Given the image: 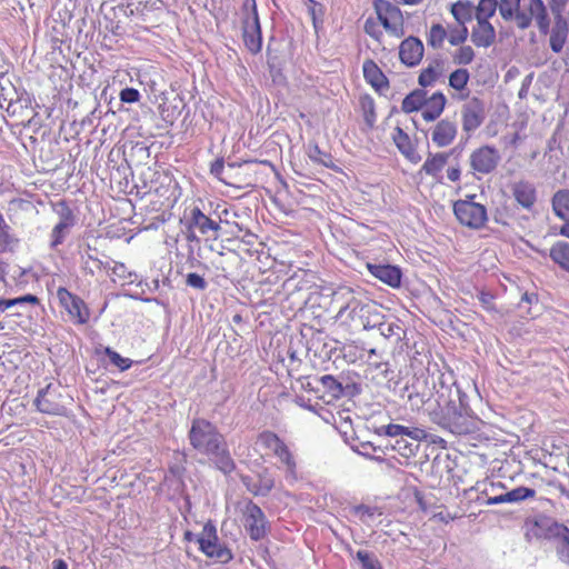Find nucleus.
Returning a JSON list of instances; mask_svg holds the SVG:
<instances>
[{
  "instance_id": "58836bf2",
  "label": "nucleus",
  "mask_w": 569,
  "mask_h": 569,
  "mask_svg": "<svg viewBox=\"0 0 569 569\" xmlns=\"http://www.w3.org/2000/svg\"><path fill=\"white\" fill-rule=\"evenodd\" d=\"M552 209L557 217L567 220L569 217V189L558 190L552 197Z\"/></svg>"
},
{
  "instance_id": "0e129e2a",
  "label": "nucleus",
  "mask_w": 569,
  "mask_h": 569,
  "mask_svg": "<svg viewBox=\"0 0 569 569\" xmlns=\"http://www.w3.org/2000/svg\"><path fill=\"white\" fill-rule=\"evenodd\" d=\"M120 101L123 103H134L141 98L140 92L134 88H124L119 93Z\"/></svg>"
},
{
  "instance_id": "9b49d317",
  "label": "nucleus",
  "mask_w": 569,
  "mask_h": 569,
  "mask_svg": "<svg viewBox=\"0 0 569 569\" xmlns=\"http://www.w3.org/2000/svg\"><path fill=\"white\" fill-rule=\"evenodd\" d=\"M453 212L461 224L472 229L481 228L487 221L486 207L470 200L456 201Z\"/></svg>"
},
{
  "instance_id": "dca6fc26",
  "label": "nucleus",
  "mask_w": 569,
  "mask_h": 569,
  "mask_svg": "<svg viewBox=\"0 0 569 569\" xmlns=\"http://www.w3.org/2000/svg\"><path fill=\"white\" fill-rule=\"evenodd\" d=\"M500 159V153L495 147L482 146L472 151L469 161L473 171L488 174L497 168Z\"/></svg>"
},
{
  "instance_id": "f8f14e48",
  "label": "nucleus",
  "mask_w": 569,
  "mask_h": 569,
  "mask_svg": "<svg viewBox=\"0 0 569 569\" xmlns=\"http://www.w3.org/2000/svg\"><path fill=\"white\" fill-rule=\"evenodd\" d=\"M243 519L244 528L252 540L259 541L267 536L269 522L262 509L251 500L244 506Z\"/></svg>"
},
{
  "instance_id": "f03ea898",
  "label": "nucleus",
  "mask_w": 569,
  "mask_h": 569,
  "mask_svg": "<svg viewBox=\"0 0 569 569\" xmlns=\"http://www.w3.org/2000/svg\"><path fill=\"white\" fill-rule=\"evenodd\" d=\"M378 435H386L390 438H393L395 441H389L385 446V450L396 451L405 458H410L411 456H415L419 447V445L416 443V441H419L427 437V433L423 429L409 428L395 423L380 427L378 429Z\"/></svg>"
},
{
  "instance_id": "c03bdc74",
  "label": "nucleus",
  "mask_w": 569,
  "mask_h": 569,
  "mask_svg": "<svg viewBox=\"0 0 569 569\" xmlns=\"http://www.w3.org/2000/svg\"><path fill=\"white\" fill-rule=\"evenodd\" d=\"M319 382L333 399H339L345 395V388L342 383L331 375H325L320 377Z\"/></svg>"
},
{
  "instance_id": "473e14b6",
  "label": "nucleus",
  "mask_w": 569,
  "mask_h": 569,
  "mask_svg": "<svg viewBox=\"0 0 569 569\" xmlns=\"http://www.w3.org/2000/svg\"><path fill=\"white\" fill-rule=\"evenodd\" d=\"M217 452L209 453L208 457L212 459L216 467L224 475H230L236 469V463L231 458L227 442L223 446H219Z\"/></svg>"
},
{
  "instance_id": "1a4fd4ad",
  "label": "nucleus",
  "mask_w": 569,
  "mask_h": 569,
  "mask_svg": "<svg viewBox=\"0 0 569 569\" xmlns=\"http://www.w3.org/2000/svg\"><path fill=\"white\" fill-rule=\"evenodd\" d=\"M332 303L338 307L336 319L340 323L350 316V312L358 308L361 300H363V293L360 288H352L350 286L341 284L332 291Z\"/></svg>"
},
{
  "instance_id": "79ce46f5",
  "label": "nucleus",
  "mask_w": 569,
  "mask_h": 569,
  "mask_svg": "<svg viewBox=\"0 0 569 569\" xmlns=\"http://www.w3.org/2000/svg\"><path fill=\"white\" fill-rule=\"evenodd\" d=\"M550 258L566 271H569V243L556 242L550 249Z\"/></svg>"
},
{
  "instance_id": "aec40b11",
  "label": "nucleus",
  "mask_w": 569,
  "mask_h": 569,
  "mask_svg": "<svg viewBox=\"0 0 569 569\" xmlns=\"http://www.w3.org/2000/svg\"><path fill=\"white\" fill-rule=\"evenodd\" d=\"M423 44L416 37L405 39L399 47V58L407 67H416L423 57Z\"/></svg>"
},
{
  "instance_id": "2eb2a0df",
  "label": "nucleus",
  "mask_w": 569,
  "mask_h": 569,
  "mask_svg": "<svg viewBox=\"0 0 569 569\" xmlns=\"http://www.w3.org/2000/svg\"><path fill=\"white\" fill-rule=\"evenodd\" d=\"M375 10L379 21L387 31L396 37L402 36V14L398 7L387 0H376Z\"/></svg>"
},
{
  "instance_id": "a18cd8bd",
  "label": "nucleus",
  "mask_w": 569,
  "mask_h": 569,
  "mask_svg": "<svg viewBox=\"0 0 569 569\" xmlns=\"http://www.w3.org/2000/svg\"><path fill=\"white\" fill-rule=\"evenodd\" d=\"M307 154L309 159L316 163L322 164L327 168H331L332 157L330 153L321 151L317 143H309L307 147Z\"/></svg>"
},
{
  "instance_id": "412c9836",
  "label": "nucleus",
  "mask_w": 569,
  "mask_h": 569,
  "mask_svg": "<svg viewBox=\"0 0 569 569\" xmlns=\"http://www.w3.org/2000/svg\"><path fill=\"white\" fill-rule=\"evenodd\" d=\"M367 268L373 277L386 284L392 288L400 287L402 273L398 267L391 264L368 263Z\"/></svg>"
},
{
  "instance_id": "8fccbe9b",
  "label": "nucleus",
  "mask_w": 569,
  "mask_h": 569,
  "mask_svg": "<svg viewBox=\"0 0 569 569\" xmlns=\"http://www.w3.org/2000/svg\"><path fill=\"white\" fill-rule=\"evenodd\" d=\"M273 453L286 466L287 472L291 476H295L296 461H295L289 448L287 447V445L283 442L277 450L273 451Z\"/></svg>"
},
{
  "instance_id": "9d476101",
  "label": "nucleus",
  "mask_w": 569,
  "mask_h": 569,
  "mask_svg": "<svg viewBox=\"0 0 569 569\" xmlns=\"http://www.w3.org/2000/svg\"><path fill=\"white\" fill-rule=\"evenodd\" d=\"M435 387V381L432 380L429 383L428 377H413L412 382L405 387L402 397H407L412 410H419L426 405L432 407L430 400L433 396Z\"/></svg>"
},
{
  "instance_id": "052dcab7",
  "label": "nucleus",
  "mask_w": 569,
  "mask_h": 569,
  "mask_svg": "<svg viewBox=\"0 0 569 569\" xmlns=\"http://www.w3.org/2000/svg\"><path fill=\"white\" fill-rule=\"evenodd\" d=\"M469 36L467 26H459L450 29L449 43L451 46H460L466 42Z\"/></svg>"
},
{
  "instance_id": "2f4dec72",
  "label": "nucleus",
  "mask_w": 569,
  "mask_h": 569,
  "mask_svg": "<svg viewBox=\"0 0 569 569\" xmlns=\"http://www.w3.org/2000/svg\"><path fill=\"white\" fill-rule=\"evenodd\" d=\"M447 99L442 92H435L427 102L422 111V118L426 121H435L442 113Z\"/></svg>"
},
{
  "instance_id": "e433bc0d",
  "label": "nucleus",
  "mask_w": 569,
  "mask_h": 569,
  "mask_svg": "<svg viewBox=\"0 0 569 569\" xmlns=\"http://www.w3.org/2000/svg\"><path fill=\"white\" fill-rule=\"evenodd\" d=\"M427 102V92L423 89H416L405 97L401 109L406 113L420 110Z\"/></svg>"
},
{
  "instance_id": "5701e85b",
  "label": "nucleus",
  "mask_w": 569,
  "mask_h": 569,
  "mask_svg": "<svg viewBox=\"0 0 569 569\" xmlns=\"http://www.w3.org/2000/svg\"><path fill=\"white\" fill-rule=\"evenodd\" d=\"M457 124L449 119L440 120L433 128L431 139L439 148L449 146L457 136Z\"/></svg>"
},
{
  "instance_id": "a19ab883",
  "label": "nucleus",
  "mask_w": 569,
  "mask_h": 569,
  "mask_svg": "<svg viewBox=\"0 0 569 569\" xmlns=\"http://www.w3.org/2000/svg\"><path fill=\"white\" fill-rule=\"evenodd\" d=\"M305 4L307 7L308 14L310 16L313 24V29L316 33L319 32L323 27V18L326 14V8L322 3L316 0H306Z\"/></svg>"
},
{
  "instance_id": "b1692460",
  "label": "nucleus",
  "mask_w": 569,
  "mask_h": 569,
  "mask_svg": "<svg viewBox=\"0 0 569 569\" xmlns=\"http://www.w3.org/2000/svg\"><path fill=\"white\" fill-rule=\"evenodd\" d=\"M471 42L478 48H489L496 42V29L490 21H477L470 33Z\"/></svg>"
},
{
  "instance_id": "20e7f679",
  "label": "nucleus",
  "mask_w": 569,
  "mask_h": 569,
  "mask_svg": "<svg viewBox=\"0 0 569 569\" xmlns=\"http://www.w3.org/2000/svg\"><path fill=\"white\" fill-rule=\"evenodd\" d=\"M381 319V310L379 306L367 299L361 300L358 308L350 312V316L341 322V325L359 330H372Z\"/></svg>"
},
{
  "instance_id": "5fc2aeb1",
  "label": "nucleus",
  "mask_w": 569,
  "mask_h": 569,
  "mask_svg": "<svg viewBox=\"0 0 569 569\" xmlns=\"http://www.w3.org/2000/svg\"><path fill=\"white\" fill-rule=\"evenodd\" d=\"M555 553L560 563L569 567V530L561 541L556 545Z\"/></svg>"
},
{
  "instance_id": "393cba45",
  "label": "nucleus",
  "mask_w": 569,
  "mask_h": 569,
  "mask_svg": "<svg viewBox=\"0 0 569 569\" xmlns=\"http://www.w3.org/2000/svg\"><path fill=\"white\" fill-rule=\"evenodd\" d=\"M363 77L379 93L389 89V80L373 60L363 62Z\"/></svg>"
},
{
  "instance_id": "864d4df0",
  "label": "nucleus",
  "mask_w": 569,
  "mask_h": 569,
  "mask_svg": "<svg viewBox=\"0 0 569 569\" xmlns=\"http://www.w3.org/2000/svg\"><path fill=\"white\" fill-rule=\"evenodd\" d=\"M356 558L360 561L362 569H382L378 558L367 550H358Z\"/></svg>"
},
{
  "instance_id": "e2e57ef3",
  "label": "nucleus",
  "mask_w": 569,
  "mask_h": 569,
  "mask_svg": "<svg viewBox=\"0 0 569 569\" xmlns=\"http://www.w3.org/2000/svg\"><path fill=\"white\" fill-rule=\"evenodd\" d=\"M186 284L201 291L206 290L208 286L204 278L196 272H190L187 274Z\"/></svg>"
},
{
  "instance_id": "7ed1b4c3",
  "label": "nucleus",
  "mask_w": 569,
  "mask_h": 569,
  "mask_svg": "<svg viewBox=\"0 0 569 569\" xmlns=\"http://www.w3.org/2000/svg\"><path fill=\"white\" fill-rule=\"evenodd\" d=\"M188 438L192 448L206 456L217 452L219 446H223L226 441L218 428L203 418L192 420Z\"/></svg>"
},
{
  "instance_id": "338daca9",
  "label": "nucleus",
  "mask_w": 569,
  "mask_h": 569,
  "mask_svg": "<svg viewBox=\"0 0 569 569\" xmlns=\"http://www.w3.org/2000/svg\"><path fill=\"white\" fill-rule=\"evenodd\" d=\"M178 462L170 466V472L176 477H181L183 472L186 471V468L183 467V462H186V455L184 453H176Z\"/></svg>"
},
{
  "instance_id": "3c124183",
  "label": "nucleus",
  "mask_w": 569,
  "mask_h": 569,
  "mask_svg": "<svg viewBox=\"0 0 569 569\" xmlns=\"http://www.w3.org/2000/svg\"><path fill=\"white\" fill-rule=\"evenodd\" d=\"M475 50L471 46H461L452 56L453 62L459 66H467L475 59Z\"/></svg>"
},
{
  "instance_id": "603ef678",
  "label": "nucleus",
  "mask_w": 569,
  "mask_h": 569,
  "mask_svg": "<svg viewBox=\"0 0 569 569\" xmlns=\"http://www.w3.org/2000/svg\"><path fill=\"white\" fill-rule=\"evenodd\" d=\"M71 227H68L62 223H57L51 231V241L50 248L56 249L58 246L62 244L68 234L70 233Z\"/></svg>"
},
{
  "instance_id": "bb28decb",
  "label": "nucleus",
  "mask_w": 569,
  "mask_h": 569,
  "mask_svg": "<svg viewBox=\"0 0 569 569\" xmlns=\"http://www.w3.org/2000/svg\"><path fill=\"white\" fill-rule=\"evenodd\" d=\"M6 111L10 117L16 118L18 124L26 126L27 123H30L32 108L29 94H22L20 100L6 106Z\"/></svg>"
},
{
  "instance_id": "7c9ffc66",
  "label": "nucleus",
  "mask_w": 569,
  "mask_h": 569,
  "mask_svg": "<svg viewBox=\"0 0 569 569\" xmlns=\"http://www.w3.org/2000/svg\"><path fill=\"white\" fill-rule=\"evenodd\" d=\"M456 152V148L449 152H439L436 154L429 153L426 159L421 170L425 171L428 176L433 178H439L440 172L443 167L447 164L449 157Z\"/></svg>"
},
{
  "instance_id": "a878e982",
  "label": "nucleus",
  "mask_w": 569,
  "mask_h": 569,
  "mask_svg": "<svg viewBox=\"0 0 569 569\" xmlns=\"http://www.w3.org/2000/svg\"><path fill=\"white\" fill-rule=\"evenodd\" d=\"M511 191L516 201L525 209H531L537 200L535 186L525 180L513 182Z\"/></svg>"
},
{
  "instance_id": "4c0bfd02",
  "label": "nucleus",
  "mask_w": 569,
  "mask_h": 569,
  "mask_svg": "<svg viewBox=\"0 0 569 569\" xmlns=\"http://www.w3.org/2000/svg\"><path fill=\"white\" fill-rule=\"evenodd\" d=\"M96 249H92L90 244H87L86 248L81 251V263L82 268L86 271H89L91 274L94 273V270L91 263L99 270L109 269V262H103L96 254Z\"/></svg>"
},
{
  "instance_id": "de8ad7c7",
  "label": "nucleus",
  "mask_w": 569,
  "mask_h": 569,
  "mask_svg": "<svg viewBox=\"0 0 569 569\" xmlns=\"http://www.w3.org/2000/svg\"><path fill=\"white\" fill-rule=\"evenodd\" d=\"M56 212L59 216L58 223H62L71 228L77 223V218L72 209L64 200H61L56 204Z\"/></svg>"
},
{
  "instance_id": "72a5a7b5",
  "label": "nucleus",
  "mask_w": 569,
  "mask_h": 569,
  "mask_svg": "<svg viewBox=\"0 0 569 569\" xmlns=\"http://www.w3.org/2000/svg\"><path fill=\"white\" fill-rule=\"evenodd\" d=\"M450 12L459 26H466L476 18V7L469 0L452 3Z\"/></svg>"
},
{
  "instance_id": "6ab92c4d",
  "label": "nucleus",
  "mask_w": 569,
  "mask_h": 569,
  "mask_svg": "<svg viewBox=\"0 0 569 569\" xmlns=\"http://www.w3.org/2000/svg\"><path fill=\"white\" fill-rule=\"evenodd\" d=\"M483 493L487 496L486 503L491 506V505H500V503L520 502L528 498L536 497L537 491L535 489L521 486V487H517L512 490L501 492L499 495L490 496L488 492V489H486Z\"/></svg>"
},
{
  "instance_id": "49530a36",
  "label": "nucleus",
  "mask_w": 569,
  "mask_h": 569,
  "mask_svg": "<svg viewBox=\"0 0 569 569\" xmlns=\"http://www.w3.org/2000/svg\"><path fill=\"white\" fill-rule=\"evenodd\" d=\"M446 38H447L446 28L440 23H436V24H432L429 30L427 42L433 49H440V48H442V44H443V41Z\"/></svg>"
},
{
  "instance_id": "c756f323",
  "label": "nucleus",
  "mask_w": 569,
  "mask_h": 569,
  "mask_svg": "<svg viewBox=\"0 0 569 569\" xmlns=\"http://www.w3.org/2000/svg\"><path fill=\"white\" fill-rule=\"evenodd\" d=\"M393 142L396 143L399 151L411 162L417 163L420 161V156L418 154L413 143L411 142L410 137L400 127L395 128V132L392 136Z\"/></svg>"
},
{
  "instance_id": "f704fd0d",
  "label": "nucleus",
  "mask_w": 569,
  "mask_h": 569,
  "mask_svg": "<svg viewBox=\"0 0 569 569\" xmlns=\"http://www.w3.org/2000/svg\"><path fill=\"white\" fill-rule=\"evenodd\" d=\"M443 64H445L443 60L439 59V58L431 61L427 68L421 70L419 78H418V83L422 88L432 86L438 80V78L441 76V73L443 71Z\"/></svg>"
},
{
  "instance_id": "ddd939ff",
  "label": "nucleus",
  "mask_w": 569,
  "mask_h": 569,
  "mask_svg": "<svg viewBox=\"0 0 569 569\" xmlns=\"http://www.w3.org/2000/svg\"><path fill=\"white\" fill-rule=\"evenodd\" d=\"M242 39L244 47L252 54H257L261 51L262 34L258 11L254 2L251 12H248L246 17L242 19Z\"/></svg>"
},
{
  "instance_id": "4d7b16f0",
  "label": "nucleus",
  "mask_w": 569,
  "mask_h": 569,
  "mask_svg": "<svg viewBox=\"0 0 569 569\" xmlns=\"http://www.w3.org/2000/svg\"><path fill=\"white\" fill-rule=\"evenodd\" d=\"M499 12L505 20H511L520 7V0H500Z\"/></svg>"
},
{
  "instance_id": "39448f33",
  "label": "nucleus",
  "mask_w": 569,
  "mask_h": 569,
  "mask_svg": "<svg viewBox=\"0 0 569 569\" xmlns=\"http://www.w3.org/2000/svg\"><path fill=\"white\" fill-rule=\"evenodd\" d=\"M530 531L537 539L551 541L553 549L569 530L565 523L545 515L536 516L531 521Z\"/></svg>"
},
{
  "instance_id": "6e6552de",
  "label": "nucleus",
  "mask_w": 569,
  "mask_h": 569,
  "mask_svg": "<svg viewBox=\"0 0 569 569\" xmlns=\"http://www.w3.org/2000/svg\"><path fill=\"white\" fill-rule=\"evenodd\" d=\"M200 550L209 558H214L221 563L232 559L231 551L218 543L217 528L209 521L203 526L201 535L197 538Z\"/></svg>"
},
{
  "instance_id": "09e8293b",
  "label": "nucleus",
  "mask_w": 569,
  "mask_h": 569,
  "mask_svg": "<svg viewBox=\"0 0 569 569\" xmlns=\"http://www.w3.org/2000/svg\"><path fill=\"white\" fill-rule=\"evenodd\" d=\"M469 78L470 74L467 69H457L449 76V86L457 91H461L466 89Z\"/></svg>"
},
{
  "instance_id": "c85d7f7f",
  "label": "nucleus",
  "mask_w": 569,
  "mask_h": 569,
  "mask_svg": "<svg viewBox=\"0 0 569 569\" xmlns=\"http://www.w3.org/2000/svg\"><path fill=\"white\" fill-rule=\"evenodd\" d=\"M568 22L563 16L555 17V23L550 30V48L553 52H561L568 36Z\"/></svg>"
},
{
  "instance_id": "680f3d73",
  "label": "nucleus",
  "mask_w": 569,
  "mask_h": 569,
  "mask_svg": "<svg viewBox=\"0 0 569 569\" xmlns=\"http://www.w3.org/2000/svg\"><path fill=\"white\" fill-rule=\"evenodd\" d=\"M353 450L357 451L358 453H360L365 457H369V458H373L375 452H380L382 455L387 453V451L381 446H375L370 441L359 442V445L357 447H355Z\"/></svg>"
},
{
  "instance_id": "f257e3e1",
  "label": "nucleus",
  "mask_w": 569,
  "mask_h": 569,
  "mask_svg": "<svg viewBox=\"0 0 569 569\" xmlns=\"http://www.w3.org/2000/svg\"><path fill=\"white\" fill-rule=\"evenodd\" d=\"M459 390L452 391L441 386L437 391L435 407H428L429 419L453 435H469L479 429L480 420L463 403Z\"/></svg>"
},
{
  "instance_id": "bf43d9fd",
  "label": "nucleus",
  "mask_w": 569,
  "mask_h": 569,
  "mask_svg": "<svg viewBox=\"0 0 569 569\" xmlns=\"http://www.w3.org/2000/svg\"><path fill=\"white\" fill-rule=\"evenodd\" d=\"M259 441L262 446L272 450V452L283 443V441L278 437V435L272 431L261 432L259 435Z\"/></svg>"
},
{
  "instance_id": "774afa93",
  "label": "nucleus",
  "mask_w": 569,
  "mask_h": 569,
  "mask_svg": "<svg viewBox=\"0 0 569 569\" xmlns=\"http://www.w3.org/2000/svg\"><path fill=\"white\" fill-rule=\"evenodd\" d=\"M567 2L568 0H550L549 4L553 17L562 16Z\"/></svg>"
},
{
  "instance_id": "a211bd4d",
  "label": "nucleus",
  "mask_w": 569,
  "mask_h": 569,
  "mask_svg": "<svg viewBox=\"0 0 569 569\" xmlns=\"http://www.w3.org/2000/svg\"><path fill=\"white\" fill-rule=\"evenodd\" d=\"M240 480L249 492L253 496L266 497L274 487V478L268 469L258 472L257 480L250 476H241Z\"/></svg>"
},
{
  "instance_id": "423d86ee",
  "label": "nucleus",
  "mask_w": 569,
  "mask_h": 569,
  "mask_svg": "<svg viewBox=\"0 0 569 569\" xmlns=\"http://www.w3.org/2000/svg\"><path fill=\"white\" fill-rule=\"evenodd\" d=\"M221 221V217L219 221H217L203 213L201 209L196 206L187 208L181 219V223H184L186 229H197L202 236L212 237L214 240L219 237Z\"/></svg>"
},
{
  "instance_id": "f3484780",
  "label": "nucleus",
  "mask_w": 569,
  "mask_h": 569,
  "mask_svg": "<svg viewBox=\"0 0 569 569\" xmlns=\"http://www.w3.org/2000/svg\"><path fill=\"white\" fill-rule=\"evenodd\" d=\"M462 129L470 133L477 130L486 119L485 103L477 97L468 100L461 108Z\"/></svg>"
},
{
  "instance_id": "37998d69",
  "label": "nucleus",
  "mask_w": 569,
  "mask_h": 569,
  "mask_svg": "<svg viewBox=\"0 0 569 569\" xmlns=\"http://www.w3.org/2000/svg\"><path fill=\"white\" fill-rule=\"evenodd\" d=\"M498 4V0H479L476 6V20L489 21L495 16Z\"/></svg>"
},
{
  "instance_id": "cd10ccee",
  "label": "nucleus",
  "mask_w": 569,
  "mask_h": 569,
  "mask_svg": "<svg viewBox=\"0 0 569 569\" xmlns=\"http://www.w3.org/2000/svg\"><path fill=\"white\" fill-rule=\"evenodd\" d=\"M378 323L379 325H377L375 329H377L379 333L388 340L398 342L405 336V329L398 319L392 317L387 318L381 312V319L378 321Z\"/></svg>"
},
{
  "instance_id": "0eeeda50",
  "label": "nucleus",
  "mask_w": 569,
  "mask_h": 569,
  "mask_svg": "<svg viewBox=\"0 0 569 569\" xmlns=\"http://www.w3.org/2000/svg\"><path fill=\"white\" fill-rule=\"evenodd\" d=\"M62 399L63 396L60 391V386L48 383L44 388H41L38 391L33 405L41 413L64 416L67 408L64 407Z\"/></svg>"
},
{
  "instance_id": "6e6d98bb",
  "label": "nucleus",
  "mask_w": 569,
  "mask_h": 569,
  "mask_svg": "<svg viewBox=\"0 0 569 569\" xmlns=\"http://www.w3.org/2000/svg\"><path fill=\"white\" fill-rule=\"evenodd\" d=\"M22 94H28L24 90H20L17 86L12 88H7L0 92V106L4 107L11 104L22 98Z\"/></svg>"
},
{
  "instance_id": "ea45409f",
  "label": "nucleus",
  "mask_w": 569,
  "mask_h": 569,
  "mask_svg": "<svg viewBox=\"0 0 569 569\" xmlns=\"http://www.w3.org/2000/svg\"><path fill=\"white\" fill-rule=\"evenodd\" d=\"M19 239L11 232L10 226L3 221L0 223V253L13 252Z\"/></svg>"
},
{
  "instance_id": "69168bd1",
  "label": "nucleus",
  "mask_w": 569,
  "mask_h": 569,
  "mask_svg": "<svg viewBox=\"0 0 569 569\" xmlns=\"http://www.w3.org/2000/svg\"><path fill=\"white\" fill-rule=\"evenodd\" d=\"M516 22H517V26L520 28V29H527L530 24H531V21H532V18H533V14H531V12L529 11V13H526L523 11H520L519 9L515 12V16H513Z\"/></svg>"
},
{
  "instance_id": "13d9d810",
  "label": "nucleus",
  "mask_w": 569,
  "mask_h": 569,
  "mask_svg": "<svg viewBox=\"0 0 569 569\" xmlns=\"http://www.w3.org/2000/svg\"><path fill=\"white\" fill-rule=\"evenodd\" d=\"M104 353L109 358L110 362L118 367L121 371L129 369L132 365V360L129 358H123L118 352L112 350L110 347H107Z\"/></svg>"
},
{
  "instance_id": "c9c22d12",
  "label": "nucleus",
  "mask_w": 569,
  "mask_h": 569,
  "mask_svg": "<svg viewBox=\"0 0 569 569\" xmlns=\"http://www.w3.org/2000/svg\"><path fill=\"white\" fill-rule=\"evenodd\" d=\"M529 11L533 14L540 33L548 34L550 31V20L543 1L530 0Z\"/></svg>"
},
{
  "instance_id": "4be33fe9",
  "label": "nucleus",
  "mask_w": 569,
  "mask_h": 569,
  "mask_svg": "<svg viewBox=\"0 0 569 569\" xmlns=\"http://www.w3.org/2000/svg\"><path fill=\"white\" fill-rule=\"evenodd\" d=\"M238 263V256L234 251L218 252L211 260L210 266L217 278L222 277L229 279L233 268Z\"/></svg>"
},
{
  "instance_id": "4468645a",
  "label": "nucleus",
  "mask_w": 569,
  "mask_h": 569,
  "mask_svg": "<svg viewBox=\"0 0 569 569\" xmlns=\"http://www.w3.org/2000/svg\"><path fill=\"white\" fill-rule=\"evenodd\" d=\"M57 298L60 306L68 312L76 323L84 325L89 321V309L80 297L71 293L64 287H59L57 290Z\"/></svg>"
}]
</instances>
